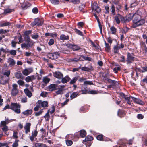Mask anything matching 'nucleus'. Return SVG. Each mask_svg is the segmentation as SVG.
<instances>
[{"mask_svg":"<svg viewBox=\"0 0 147 147\" xmlns=\"http://www.w3.org/2000/svg\"><path fill=\"white\" fill-rule=\"evenodd\" d=\"M133 24L132 27L133 28H136L143 24L145 22V20L143 19H140V16L137 15L133 20Z\"/></svg>","mask_w":147,"mask_h":147,"instance_id":"obj_1","label":"nucleus"},{"mask_svg":"<svg viewBox=\"0 0 147 147\" xmlns=\"http://www.w3.org/2000/svg\"><path fill=\"white\" fill-rule=\"evenodd\" d=\"M25 41L26 42L25 43L21 45V47L22 48H26V49H28L29 47H31L34 44L33 41L30 39L29 36L27 37V38L26 39V40Z\"/></svg>","mask_w":147,"mask_h":147,"instance_id":"obj_2","label":"nucleus"},{"mask_svg":"<svg viewBox=\"0 0 147 147\" xmlns=\"http://www.w3.org/2000/svg\"><path fill=\"white\" fill-rule=\"evenodd\" d=\"M20 105L17 103H12L10 106V109L13 110L17 114L20 113Z\"/></svg>","mask_w":147,"mask_h":147,"instance_id":"obj_3","label":"nucleus"},{"mask_svg":"<svg viewBox=\"0 0 147 147\" xmlns=\"http://www.w3.org/2000/svg\"><path fill=\"white\" fill-rule=\"evenodd\" d=\"M82 92L83 94H86L87 93L95 94L98 92V91L94 90H89V89L86 87H83L82 89Z\"/></svg>","mask_w":147,"mask_h":147,"instance_id":"obj_4","label":"nucleus"},{"mask_svg":"<svg viewBox=\"0 0 147 147\" xmlns=\"http://www.w3.org/2000/svg\"><path fill=\"white\" fill-rule=\"evenodd\" d=\"M18 86L16 84H13L12 85V88L11 91V94L13 96H16L18 92V90L17 89Z\"/></svg>","mask_w":147,"mask_h":147,"instance_id":"obj_5","label":"nucleus"},{"mask_svg":"<svg viewBox=\"0 0 147 147\" xmlns=\"http://www.w3.org/2000/svg\"><path fill=\"white\" fill-rule=\"evenodd\" d=\"M59 56V53L58 52H55L48 54L47 57L50 59H55L58 58Z\"/></svg>","mask_w":147,"mask_h":147,"instance_id":"obj_6","label":"nucleus"},{"mask_svg":"<svg viewBox=\"0 0 147 147\" xmlns=\"http://www.w3.org/2000/svg\"><path fill=\"white\" fill-rule=\"evenodd\" d=\"M133 54L128 52L127 53V61L128 63H131L134 61L135 57L132 55Z\"/></svg>","mask_w":147,"mask_h":147,"instance_id":"obj_7","label":"nucleus"},{"mask_svg":"<svg viewBox=\"0 0 147 147\" xmlns=\"http://www.w3.org/2000/svg\"><path fill=\"white\" fill-rule=\"evenodd\" d=\"M65 86L64 85H59L58 86L57 90L55 92L56 95H62L63 94V91Z\"/></svg>","mask_w":147,"mask_h":147,"instance_id":"obj_8","label":"nucleus"},{"mask_svg":"<svg viewBox=\"0 0 147 147\" xmlns=\"http://www.w3.org/2000/svg\"><path fill=\"white\" fill-rule=\"evenodd\" d=\"M37 103L39 104V106L40 107H47L48 106V102L47 101H42L41 100H39L37 102Z\"/></svg>","mask_w":147,"mask_h":147,"instance_id":"obj_9","label":"nucleus"},{"mask_svg":"<svg viewBox=\"0 0 147 147\" xmlns=\"http://www.w3.org/2000/svg\"><path fill=\"white\" fill-rule=\"evenodd\" d=\"M53 76L58 79H61L63 77V74L60 71H55L53 73Z\"/></svg>","mask_w":147,"mask_h":147,"instance_id":"obj_10","label":"nucleus"},{"mask_svg":"<svg viewBox=\"0 0 147 147\" xmlns=\"http://www.w3.org/2000/svg\"><path fill=\"white\" fill-rule=\"evenodd\" d=\"M131 98L134 102L137 104L141 105H143L144 104L143 101L139 98H136L133 97H131Z\"/></svg>","mask_w":147,"mask_h":147,"instance_id":"obj_11","label":"nucleus"},{"mask_svg":"<svg viewBox=\"0 0 147 147\" xmlns=\"http://www.w3.org/2000/svg\"><path fill=\"white\" fill-rule=\"evenodd\" d=\"M9 79V78H6L5 77H2L0 80V84L3 85L5 84L8 82Z\"/></svg>","mask_w":147,"mask_h":147,"instance_id":"obj_12","label":"nucleus"},{"mask_svg":"<svg viewBox=\"0 0 147 147\" xmlns=\"http://www.w3.org/2000/svg\"><path fill=\"white\" fill-rule=\"evenodd\" d=\"M31 125V123H26L24 127L26 134H27L28 132L30 131Z\"/></svg>","mask_w":147,"mask_h":147,"instance_id":"obj_13","label":"nucleus"},{"mask_svg":"<svg viewBox=\"0 0 147 147\" xmlns=\"http://www.w3.org/2000/svg\"><path fill=\"white\" fill-rule=\"evenodd\" d=\"M7 62L9 63V66L11 67L16 64L15 61L11 58H9L7 59Z\"/></svg>","mask_w":147,"mask_h":147,"instance_id":"obj_14","label":"nucleus"},{"mask_svg":"<svg viewBox=\"0 0 147 147\" xmlns=\"http://www.w3.org/2000/svg\"><path fill=\"white\" fill-rule=\"evenodd\" d=\"M36 78V77L34 75H31L26 77L25 79V80L26 82H29L32 81Z\"/></svg>","mask_w":147,"mask_h":147,"instance_id":"obj_15","label":"nucleus"},{"mask_svg":"<svg viewBox=\"0 0 147 147\" xmlns=\"http://www.w3.org/2000/svg\"><path fill=\"white\" fill-rule=\"evenodd\" d=\"M5 121H1L0 125L1 127L7 126L6 125L10 122V120H9V119L8 118H6L5 117Z\"/></svg>","mask_w":147,"mask_h":147,"instance_id":"obj_16","label":"nucleus"},{"mask_svg":"<svg viewBox=\"0 0 147 147\" xmlns=\"http://www.w3.org/2000/svg\"><path fill=\"white\" fill-rule=\"evenodd\" d=\"M61 79V82L63 84L67 83L71 79L70 78L68 75H67L64 77H63Z\"/></svg>","mask_w":147,"mask_h":147,"instance_id":"obj_17","label":"nucleus"},{"mask_svg":"<svg viewBox=\"0 0 147 147\" xmlns=\"http://www.w3.org/2000/svg\"><path fill=\"white\" fill-rule=\"evenodd\" d=\"M38 131L36 129L34 131H32V135L30 137V139L32 142L34 140V138L36 137L37 135Z\"/></svg>","mask_w":147,"mask_h":147,"instance_id":"obj_18","label":"nucleus"},{"mask_svg":"<svg viewBox=\"0 0 147 147\" xmlns=\"http://www.w3.org/2000/svg\"><path fill=\"white\" fill-rule=\"evenodd\" d=\"M92 9L95 10L98 13H100L101 12L100 9L98 7L96 4H93Z\"/></svg>","mask_w":147,"mask_h":147,"instance_id":"obj_19","label":"nucleus"},{"mask_svg":"<svg viewBox=\"0 0 147 147\" xmlns=\"http://www.w3.org/2000/svg\"><path fill=\"white\" fill-rule=\"evenodd\" d=\"M57 85L55 84H51L48 86L49 90L50 91H52L56 90Z\"/></svg>","mask_w":147,"mask_h":147,"instance_id":"obj_20","label":"nucleus"},{"mask_svg":"<svg viewBox=\"0 0 147 147\" xmlns=\"http://www.w3.org/2000/svg\"><path fill=\"white\" fill-rule=\"evenodd\" d=\"M121 15L118 14L116 16L114 17V20L117 24H119L120 22L121 19Z\"/></svg>","mask_w":147,"mask_h":147,"instance_id":"obj_21","label":"nucleus"},{"mask_svg":"<svg viewBox=\"0 0 147 147\" xmlns=\"http://www.w3.org/2000/svg\"><path fill=\"white\" fill-rule=\"evenodd\" d=\"M33 144L35 147H47L46 144L42 143L36 142L34 143Z\"/></svg>","mask_w":147,"mask_h":147,"instance_id":"obj_22","label":"nucleus"},{"mask_svg":"<svg viewBox=\"0 0 147 147\" xmlns=\"http://www.w3.org/2000/svg\"><path fill=\"white\" fill-rule=\"evenodd\" d=\"M69 45L74 51H77L79 50L80 48V47L79 46L76 45L70 44Z\"/></svg>","mask_w":147,"mask_h":147,"instance_id":"obj_23","label":"nucleus"},{"mask_svg":"<svg viewBox=\"0 0 147 147\" xmlns=\"http://www.w3.org/2000/svg\"><path fill=\"white\" fill-rule=\"evenodd\" d=\"M79 77V76H78L74 77L70 80L69 82V84H75L76 81L78 80Z\"/></svg>","mask_w":147,"mask_h":147,"instance_id":"obj_24","label":"nucleus"},{"mask_svg":"<svg viewBox=\"0 0 147 147\" xmlns=\"http://www.w3.org/2000/svg\"><path fill=\"white\" fill-rule=\"evenodd\" d=\"M24 92L26 95H27V96L28 97L30 98L32 96V94L30 91H29L28 89L26 88L24 89Z\"/></svg>","mask_w":147,"mask_h":147,"instance_id":"obj_25","label":"nucleus"},{"mask_svg":"<svg viewBox=\"0 0 147 147\" xmlns=\"http://www.w3.org/2000/svg\"><path fill=\"white\" fill-rule=\"evenodd\" d=\"M22 113L25 115H30L32 113V110L28 109L22 112Z\"/></svg>","mask_w":147,"mask_h":147,"instance_id":"obj_26","label":"nucleus"},{"mask_svg":"<svg viewBox=\"0 0 147 147\" xmlns=\"http://www.w3.org/2000/svg\"><path fill=\"white\" fill-rule=\"evenodd\" d=\"M81 69L82 71L89 72L90 71H91L92 70V67H91L90 68H89L86 67L85 66H84L82 67L81 68Z\"/></svg>","mask_w":147,"mask_h":147,"instance_id":"obj_27","label":"nucleus"},{"mask_svg":"<svg viewBox=\"0 0 147 147\" xmlns=\"http://www.w3.org/2000/svg\"><path fill=\"white\" fill-rule=\"evenodd\" d=\"M60 39L61 40H68L69 39V36L67 35L62 34L60 36Z\"/></svg>","mask_w":147,"mask_h":147,"instance_id":"obj_28","label":"nucleus"},{"mask_svg":"<svg viewBox=\"0 0 147 147\" xmlns=\"http://www.w3.org/2000/svg\"><path fill=\"white\" fill-rule=\"evenodd\" d=\"M16 78L17 79H22L23 76L22 74L20 73L16 72L15 74Z\"/></svg>","mask_w":147,"mask_h":147,"instance_id":"obj_29","label":"nucleus"},{"mask_svg":"<svg viewBox=\"0 0 147 147\" xmlns=\"http://www.w3.org/2000/svg\"><path fill=\"white\" fill-rule=\"evenodd\" d=\"M11 73L10 70H5L3 72V75L6 76L7 77L9 78V77Z\"/></svg>","mask_w":147,"mask_h":147,"instance_id":"obj_30","label":"nucleus"},{"mask_svg":"<svg viewBox=\"0 0 147 147\" xmlns=\"http://www.w3.org/2000/svg\"><path fill=\"white\" fill-rule=\"evenodd\" d=\"M71 61H72L78 62L79 61H83L82 59H81L80 56H78V58H74L71 59Z\"/></svg>","mask_w":147,"mask_h":147,"instance_id":"obj_31","label":"nucleus"},{"mask_svg":"<svg viewBox=\"0 0 147 147\" xmlns=\"http://www.w3.org/2000/svg\"><path fill=\"white\" fill-rule=\"evenodd\" d=\"M80 134L81 137L83 138L86 135V133L85 130H82L80 131Z\"/></svg>","mask_w":147,"mask_h":147,"instance_id":"obj_32","label":"nucleus"},{"mask_svg":"<svg viewBox=\"0 0 147 147\" xmlns=\"http://www.w3.org/2000/svg\"><path fill=\"white\" fill-rule=\"evenodd\" d=\"M78 93L77 92H74L72 93L70 96V97L71 99H72L76 97L78 94Z\"/></svg>","mask_w":147,"mask_h":147,"instance_id":"obj_33","label":"nucleus"},{"mask_svg":"<svg viewBox=\"0 0 147 147\" xmlns=\"http://www.w3.org/2000/svg\"><path fill=\"white\" fill-rule=\"evenodd\" d=\"M110 30L112 34H115L117 31V29L115 27L112 26L110 28Z\"/></svg>","mask_w":147,"mask_h":147,"instance_id":"obj_34","label":"nucleus"},{"mask_svg":"<svg viewBox=\"0 0 147 147\" xmlns=\"http://www.w3.org/2000/svg\"><path fill=\"white\" fill-rule=\"evenodd\" d=\"M7 53H9L12 55L15 56L16 55V51L14 50H9V49H7Z\"/></svg>","mask_w":147,"mask_h":147,"instance_id":"obj_35","label":"nucleus"},{"mask_svg":"<svg viewBox=\"0 0 147 147\" xmlns=\"http://www.w3.org/2000/svg\"><path fill=\"white\" fill-rule=\"evenodd\" d=\"M32 32L30 30L26 31L24 33L25 36L24 37V40H26V39L27 38V36H29L28 35L31 33Z\"/></svg>","mask_w":147,"mask_h":147,"instance_id":"obj_36","label":"nucleus"},{"mask_svg":"<svg viewBox=\"0 0 147 147\" xmlns=\"http://www.w3.org/2000/svg\"><path fill=\"white\" fill-rule=\"evenodd\" d=\"M121 22L123 23H126L127 22H128V21H127V19H126V17H124L122 16V15H121Z\"/></svg>","mask_w":147,"mask_h":147,"instance_id":"obj_37","label":"nucleus"},{"mask_svg":"<svg viewBox=\"0 0 147 147\" xmlns=\"http://www.w3.org/2000/svg\"><path fill=\"white\" fill-rule=\"evenodd\" d=\"M50 79L47 77H43V82L45 84L48 83L50 81Z\"/></svg>","mask_w":147,"mask_h":147,"instance_id":"obj_38","label":"nucleus"},{"mask_svg":"<svg viewBox=\"0 0 147 147\" xmlns=\"http://www.w3.org/2000/svg\"><path fill=\"white\" fill-rule=\"evenodd\" d=\"M10 25V23L8 22H5L1 23L0 24V26L1 27L7 26Z\"/></svg>","mask_w":147,"mask_h":147,"instance_id":"obj_39","label":"nucleus"},{"mask_svg":"<svg viewBox=\"0 0 147 147\" xmlns=\"http://www.w3.org/2000/svg\"><path fill=\"white\" fill-rule=\"evenodd\" d=\"M46 121H48L49 120L50 116L49 115V111H48L45 114V115L44 117Z\"/></svg>","mask_w":147,"mask_h":147,"instance_id":"obj_40","label":"nucleus"},{"mask_svg":"<svg viewBox=\"0 0 147 147\" xmlns=\"http://www.w3.org/2000/svg\"><path fill=\"white\" fill-rule=\"evenodd\" d=\"M51 3L54 5H58L59 3V0H50Z\"/></svg>","mask_w":147,"mask_h":147,"instance_id":"obj_41","label":"nucleus"},{"mask_svg":"<svg viewBox=\"0 0 147 147\" xmlns=\"http://www.w3.org/2000/svg\"><path fill=\"white\" fill-rule=\"evenodd\" d=\"M19 141L18 140H15L12 145V147H17L18 146V142Z\"/></svg>","mask_w":147,"mask_h":147,"instance_id":"obj_42","label":"nucleus"},{"mask_svg":"<svg viewBox=\"0 0 147 147\" xmlns=\"http://www.w3.org/2000/svg\"><path fill=\"white\" fill-rule=\"evenodd\" d=\"M85 8V5H84L82 4L79 6V9L80 11L83 13H84L83 10Z\"/></svg>","mask_w":147,"mask_h":147,"instance_id":"obj_43","label":"nucleus"},{"mask_svg":"<svg viewBox=\"0 0 147 147\" xmlns=\"http://www.w3.org/2000/svg\"><path fill=\"white\" fill-rule=\"evenodd\" d=\"M111 13L113 15H115V7L113 5H112L111 6Z\"/></svg>","mask_w":147,"mask_h":147,"instance_id":"obj_44","label":"nucleus"},{"mask_svg":"<svg viewBox=\"0 0 147 147\" xmlns=\"http://www.w3.org/2000/svg\"><path fill=\"white\" fill-rule=\"evenodd\" d=\"M66 143L67 145L68 146H70L72 145L73 144L72 141L70 140H66Z\"/></svg>","mask_w":147,"mask_h":147,"instance_id":"obj_45","label":"nucleus"},{"mask_svg":"<svg viewBox=\"0 0 147 147\" xmlns=\"http://www.w3.org/2000/svg\"><path fill=\"white\" fill-rule=\"evenodd\" d=\"M93 138L90 136L88 135L86 137V141H90L93 140Z\"/></svg>","mask_w":147,"mask_h":147,"instance_id":"obj_46","label":"nucleus"},{"mask_svg":"<svg viewBox=\"0 0 147 147\" xmlns=\"http://www.w3.org/2000/svg\"><path fill=\"white\" fill-rule=\"evenodd\" d=\"M81 59H82V58L84 59L87 60V61H90L91 59V58L87 57H85L83 56V55H81L80 56Z\"/></svg>","mask_w":147,"mask_h":147,"instance_id":"obj_47","label":"nucleus"},{"mask_svg":"<svg viewBox=\"0 0 147 147\" xmlns=\"http://www.w3.org/2000/svg\"><path fill=\"white\" fill-rule=\"evenodd\" d=\"M125 100L127 101V103L129 105H131V103L130 101V97H124Z\"/></svg>","mask_w":147,"mask_h":147,"instance_id":"obj_48","label":"nucleus"},{"mask_svg":"<svg viewBox=\"0 0 147 147\" xmlns=\"http://www.w3.org/2000/svg\"><path fill=\"white\" fill-rule=\"evenodd\" d=\"M22 74L25 76H27L29 74L28 70L27 69H26L23 70L22 71Z\"/></svg>","mask_w":147,"mask_h":147,"instance_id":"obj_49","label":"nucleus"},{"mask_svg":"<svg viewBox=\"0 0 147 147\" xmlns=\"http://www.w3.org/2000/svg\"><path fill=\"white\" fill-rule=\"evenodd\" d=\"M40 22V21L39 20H38V22H37V20H35L34 21V23H33L32 24V25H37V26H40L41 25V24L39 23V22Z\"/></svg>","mask_w":147,"mask_h":147,"instance_id":"obj_50","label":"nucleus"},{"mask_svg":"<svg viewBox=\"0 0 147 147\" xmlns=\"http://www.w3.org/2000/svg\"><path fill=\"white\" fill-rule=\"evenodd\" d=\"M17 83L19 85L22 86L24 84V82L21 80H19L17 81Z\"/></svg>","mask_w":147,"mask_h":147,"instance_id":"obj_51","label":"nucleus"},{"mask_svg":"<svg viewBox=\"0 0 147 147\" xmlns=\"http://www.w3.org/2000/svg\"><path fill=\"white\" fill-rule=\"evenodd\" d=\"M105 50L107 51H108L110 50V46L106 42L105 43Z\"/></svg>","mask_w":147,"mask_h":147,"instance_id":"obj_52","label":"nucleus"},{"mask_svg":"<svg viewBox=\"0 0 147 147\" xmlns=\"http://www.w3.org/2000/svg\"><path fill=\"white\" fill-rule=\"evenodd\" d=\"M12 11V10L9 9H7L4 10V13L6 14L7 13H8L11 12Z\"/></svg>","mask_w":147,"mask_h":147,"instance_id":"obj_53","label":"nucleus"},{"mask_svg":"<svg viewBox=\"0 0 147 147\" xmlns=\"http://www.w3.org/2000/svg\"><path fill=\"white\" fill-rule=\"evenodd\" d=\"M71 2H72L74 4H78L80 2V0H71L70 1Z\"/></svg>","mask_w":147,"mask_h":147,"instance_id":"obj_54","label":"nucleus"},{"mask_svg":"<svg viewBox=\"0 0 147 147\" xmlns=\"http://www.w3.org/2000/svg\"><path fill=\"white\" fill-rule=\"evenodd\" d=\"M96 138L98 140H104L103 138V136L102 135H98L97 136Z\"/></svg>","mask_w":147,"mask_h":147,"instance_id":"obj_55","label":"nucleus"},{"mask_svg":"<svg viewBox=\"0 0 147 147\" xmlns=\"http://www.w3.org/2000/svg\"><path fill=\"white\" fill-rule=\"evenodd\" d=\"M2 130L5 132H6L8 130V127L7 126H3L2 127Z\"/></svg>","mask_w":147,"mask_h":147,"instance_id":"obj_56","label":"nucleus"},{"mask_svg":"<svg viewBox=\"0 0 147 147\" xmlns=\"http://www.w3.org/2000/svg\"><path fill=\"white\" fill-rule=\"evenodd\" d=\"M54 40L53 39H51L48 42V44L49 45L51 46L54 44Z\"/></svg>","mask_w":147,"mask_h":147,"instance_id":"obj_57","label":"nucleus"},{"mask_svg":"<svg viewBox=\"0 0 147 147\" xmlns=\"http://www.w3.org/2000/svg\"><path fill=\"white\" fill-rule=\"evenodd\" d=\"M84 84L85 85H92L93 83L92 81H85L84 82Z\"/></svg>","mask_w":147,"mask_h":147,"instance_id":"obj_58","label":"nucleus"},{"mask_svg":"<svg viewBox=\"0 0 147 147\" xmlns=\"http://www.w3.org/2000/svg\"><path fill=\"white\" fill-rule=\"evenodd\" d=\"M39 36L37 34L31 36L32 38L34 39H37L39 38Z\"/></svg>","mask_w":147,"mask_h":147,"instance_id":"obj_59","label":"nucleus"},{"mask_svg":"<svg viewBox=\"0 0 147 147\" xmlns=\"http://www.w3.org/2000/svg\"><path fill=\"white\" fill-rule=\"evenodd\" d=\"M75 30V32L81 36H82L83 34L81 31L76 29Z\"/></svg>","mask_w":147,"mask_h":147,"instance_id":"obj_60","label":"nucleus"},{"mask_svg":"<svg viewBox=\"0 0 147 147\" xmlns=\"http://www.w3.org/2000/svg\"><path fill=\"white\" fill-rule=\"evenodd\" d=\"M32 11L34 13L36 14L38 13V11L37 8L35 7L33 9Z\"/></svg>","mask_w":147,"mask_h":147,"instance_id":"obj_61","label":"nucleus"},{"mask_svg":"<svg viewBox=\"0 0 147 147\" xmlns=\"http://www.w3.org/2000/svg\"><path fill=\"white\" fill-rule=\"evenodd\" d=\"M47 93L46 92H43L40 94V96L43 97H46L47 96Z\"/></svg>","mask_w":147,"mask_h":147,"instance_id":"obj_62","label":"nucleus"},{"mask_svg":"<svg viewBox=\"0 0 147 147\" xmlns=\"http://www.w3.org/2000/svg\"><path fill=\"white\" fill-rule=\"evenodd\" d=\"M43 112V110L41 109L38 112H36L35 114V115L36 116H38L40 115V114H42Z\"/></svg>","mask_w":147,"mask_h":147,"instance_id":"obj_63","label":"nucleus"},{"mask_svg":"<svg viewBox=\"0 0 147 147\" xmlns=\"http://www.w3.org/2000/svg\"><path fill=\"white\" fill-rule=\"evenodd\" d=\"M18 40L19 42V43L22 42H23L24 40L21 35H20L19 36Z\"/></svg>","mask_w":147,"mask_h":147,"instance_id":"obj_64","label":"nucleus"}]
</instances>
